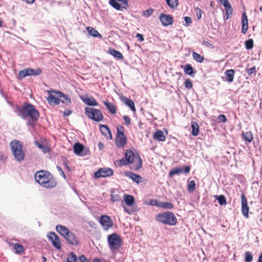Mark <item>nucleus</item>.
<instances>
[{
	"mask_svg": "<svg viewBox=\"0 0 262 262\" xmlns=\"http://www.w3.org/2000/svg\"><path fill=\"white\" fill-rule=\"evenodd\" d=\"M124 129L122 125H119L117 126V136H125L124 134Z\"/></svg>",
	"mask_w": 262,
	"mask_h": 262,
	"instance_id": "nucleus-44",
	"label": "nucleus"
},
{
	"mask_svg": "<svg viewBox=\"0 0 262 262\" xmlns=\"http://www.w3.org/2000/svg\"><path fill=\"white\" fill-rule=\"evenodd\" d=\"M86 29L88 31L89 34L93 37L99 38L102 37V35L99 34V32L94 28L91 27H88Z\"/></svg>",
	"mask_w": 262,
	"mask_h": 262,
	"instance_id": "nucleus-31",
	"label": "nucleus"
},
{
	"mask_svg": "<svg viewBox=\"0 0 262 262\" xmlns=\"http://www.w3.org/2000/svg\"><path fill=\"white\" fill-rule=\"evenodd\" d=\"M243 139L245 141L250 143L253 139V134L251 131H248L242 134Z\"/></svg>",
	"mask_w": 262,
	"mask_h": 262,
	"instance_id": "nucleus-30",
	"label": "nucleus"
},
{
	"mask_svg": "<svg viewBox=\"0 0 262 262\" xmlns=\"http://www.w3.org/2000/svg\"><path fill=\"white\" fill-rule=\"evenodd\" d=\"M72 111L71 110H66L63 112V116H69L72 114Z\"/></svg>",
	"mask_w": 262,
	"mask_h": 262,
	"instance_id": "nucleus-57",
	"label": "nucleus"
},
{
	"mask_svg": "<svg viewBox=\"0 0 262 262\" xmlns=\"http://www.w3.org/2000/svg\"><path fill=\"white\" fill-rule=\"evenodd\" d=\"M56 230L71 244L77 245L79 244L78 238L73 232L70 231L65 226L58 225Z\"/></svg>",
	"mask_w": 262,
	"mask_h": 262,
	"instance_id": "nucleus-5",
	"label": "nucleus"
},
{
	"mask_svg": "<svg viewBox=\"0 0 262 262\" xmlns=\"http://www.w3.org/2000/svg\"><path fill=\"white\" fill-rule=\"evenodd\" d=\"M124 175L128 178H130L134 182L139 183L142 181V177L132 171H125Z\"/></svg>",
	"mask_w": 262,
	"mask_h": 262,
	"instance_id": "nucleus-19",
	"label": "nucleus"
},
{
	"mask_svg": "<svg viewBox=\"0 0 262 262\" xmlns=\"http://www.w3.org/2000/svg\"><path fill=\"white\" fill-rule=\"evenodd\" d=\"M125 123L126 125H129L130 124V119L128 116H124L123 117Z\"/></svg>",
	"mask_w": 262,
	"mask_h": 262,
	"instance_id": "nucleus-54",
	"label": "nucleus"
},
{
	"mask_svg": "<svg viewBox=\"0 0 262 262\" xmlns=\"http://www.w3.org/2000/svg\"><path fill=\"white\" fill-rule=\"evenodd\" d=\"M185 22V26H188L190 25L192 23L191 18L190 17L188 16H185L184 18Z\"/></svg>",
	"mask_w": 262,
	"mask_h": 262,
	"instance_id": "nucleus-51",
	"label": "nucleus"
},
{
	"mask_svg": "<svg viewBox=\"0 0 262 262\" xmlns=\"http://www.w3.org/2000/svg\"><path fill=\"white\" fill-rule=\"evenodd\" d=\"M79 259L80 262H90V261L87 259L84 255H81L79 256Z\"/></svg>",
	"mask_w": 262,
	"mask_h": 262,
	"instance_id": "nucleus-53",
	"label": "nucleus"
},
{
	"mask_svg": "<svg viewBox=\"0 0 262 262\" xmlns=\"http://www.w3.org/2000/svg\"><path fill=\"white\" fill-rule=\"evenodd\" d=\"M195 187V182L193 180L190 181L188 184V191L192 192L194 190Z\"/></svg>",
	"mask_w": 262,
	"mask_h": 262,
	"instance_id": "nucleus-42",
	"label": "nucleus"
},
{
	"mask_svg": "<svg viewBox=\"0 0 262 262\" xmlns=\"http://www.w3.org/2000/svg\"><path fill=\"white\" fill-rule=\"evenodd\" d=\"M99 222L103 229L105 231L108 230L113 226V222L111 217L107 215H102Z\"/></svg>",
	"mask_w": 262,
	"mask_h": 262,
	"instance_id": "nucleus-11",
	"label": "nucleus"
},
{
	"mask_svg": "<svg viewBox=\"0 0 262 262\" xmlns=\"http://www.w3.org/2000/svg\"><path fill=\"white\" fill-rule=\"evenodd\" d=\"M13 247L16 253H21L25 250L23 246L19 244H15L13 245Z\"/></svg>",
	"mask_w": 262,
	"mask_h": 262,
	"instance_id": "nucleus-37",
	"label": "nucleus"
},
{
	"mask_svg": "<svg viewBox=\"0 0 262 262\" xmlns=\"http://www.w3.org/2000/svg\"><path fill=\"white\" fill-rule=\"evenodd\" d=\"M257 262H262V253L259 256Z\"/></svg>",
	"mask_w": 262,
	"mask_h": 262,
	"instance_id": "nucleus-64",
	"label": "nucleus"
},
{
	"mask_svg": "<svg viewBox=\"0 0 262 262\" xmlns=\"http://www.w3.org/2000/svg\"><path fill=\"white\" fill-rule=\"evenodd\" d=\"M82 100L86 105L90 106L98 105V102L93 96L88 97L86 96L85 97L82 98Z\"/></svg>",
	"mask_w": 262,
	"mask_h": 262,
	"instance_id": "nucleus-21",
	"label": "nucleus"
},
{
	"mask_svg": "<svg viewBox=\"0 0 262 262\" xmlns=\"http://www.w3.org/2000/svg\"><path fill=\"white\" fill-rule=\"evenodd\" d=\"M35 0H25L26 2L29 4H32L34 2Z\"/></svg>",
	"mask_w": 262,
	"mask_h": 262,
	"instance_id": "nucleus-63",
	"label": "nucleus"
},
{
	"mask_svg": "<svg viewBox=\"0 0 262 262\" xmlns=\"http://www.w3.org/2000/svg\"><path fill=\"white\" fill-rule=\"evenodd\" d=\"M63 165L64 168H66L68 170H71L67 162H64Z\"/></svg>",
	"mask_w": 262,
	"mask_h": 262,
	"instance_id": "nucleus-61",
	"label": "nucleus"
},
{
	"mask_svg": "<svg viewBox=\"0 0 262 262\" xmlns=\"http://www.w3.org/2000/svg\"><path fill=\"white\" fill-rule=\"evenodd\" d=\"M183 169V172H184L185 173H188L190 171V167L189 166H185L184 168Z\"/></svg>",
	"mask_w": 262,
	"mask_h": 262,
	"instance_id": "nucleus-56",
	"label": "nucleus"
},
{
	"mask_svg": "<svg viewBox=\"0 0 262 262\" xmlns=\"http://www.w3.org/2000/svg\"><path fill=\"white\" fill-rule=\"evenodd\" d=\"M36 145L38 147H39L40 149H43L44 148V146L40 143L38 142H36Z\"/></svg>",
	"mask_w": 262,
	"mask_h": 262,
	"instance_id": "nucleus-60",
	"label": "nucleus"
},
{
	"mask_svg": "<svg viewBox=\"0 0 262 262\" xmlns=\"http://www.w3.org/2000/svg\"><path fill=\"white\" fill-rule=\"evenodd\" d=\"M191 127L192 129L191 135L193 136H197L199 133V126L198 124L194 121H192L191 123Z\"/></svg>",
	"mask_w": 262,
	"mask_h": 262,
	"instance_id": "nucleus-28",
	"label": "nucleus"
},
{
	"mask_svg": "<svg viewBox=\"0 0 262 262\" xmlns=\"http://www.w3.org/2000/svg\"><path fill=\"white\" fill-rule=\"evenodd\" d=\"M192 57L194 60L198 61L199 63L203 62L204 59V58L203 56L195 52H192Z\"/></svg>",
	"mask_w": 262,
	"mask_h": 262,
	"instance_id": "nucleus-34",
	"label": "nucleus"
},
{
	"mask_svg": "<svg viewBox=\"0 0 262 262\" xmlns=\"http://www.w3.org/2000/svg\"><path fill=\"white\" fill-rule=\"evenodd\" d=\"M253 260V255L249 251H246L245 253V262H251Z\"/></svg>",
	"mask_w": 262,
	"mask_h": 262,
	"instance_id": "nucleus-40",
	"label": "nucleus"
},
{
	"mask_svg": "<svg viewBox=\"0 0 262 262\" xmlns=\"http://www.w3.org/2000/svg\"><path fill=\"white\" fill-rule=\"evenodd\" d=\"M184 71L185 74L192 77H193L196 73V71L193 69L191 64L188 63L185 66Z\"/></svg>",
	"mask_w": 262,
	"mask_h": 262,
	"instance_id": "nucleus-24",
	"label": "nucleus"
},
{
	"mask_svg": "<svg viewBox=\"0 0 262 262\" xmlns=\"http://www.w3.org/2000/svg\"><path fill=\"white\" fill-rule=\"evenodd\" d=\"M225 10L227 14L226 19H228L229 18L230 16H231L232 14L233 9L231 7V5H230L229 7L226 8Z\"/></svg>",
	"mask_w": 262,
	"mask_h": 262,
	"instance_id": "nucleus-46",
	"label": "nucleus"
},
{
	"mask_svg": "<svg viewBox=\"0 0 262 262\" xmlns=\"http://www.w3.org/2000/svg\"><path fill=\"white\" fill-rule=\"evenodd\" d=\"M120 200V196L118 194L112 193L111 194V200L113 202L119 201Z\"/></svg>",
	"mask_w": 262,
	"mask_h": 262,
	"instance_id": "nucleus-47",
	"label": "nucleus"
},
{
	"mask_svg": "<svg viewBox=\"0 0 262 262\" xmlns=\"http://www.w3.org/2000/svg\"><path fill=\"white\" fill-rule=\"evenodd\" d=\"M35 179L40 185L47 188H52L57 185V181L48 171L40 170L35 174Z\"/></svg>",
	"mask_w": 262,
	"mask_h": 262,
	"instance_id": "nucleus-2",
	"label": "nucleus"
},
{
	"mask_svg": "<svg viewBox=\"0 0 262 262\" xmlns=\"http://www.w3.org/2000/svg\"><path fill=\"white\" fill-rule=\"evenodd\" d=\"M121 99L126 105H127L129 107V108H130V110L132 111H133V112L136 111V108L135 107V104L132 100L126 97H122L121 98Z\"/></svg>",
	"mask_w": 262,
	"mask_h": 262,
	"instance_id": "nucleus-27",
	"label": "nucleus"
},
{
	"mask_svg": "<svg viewBox=\"0 0 262 262\" xmlns=\"http://www.w3.org/2000/svg\"><path fill=\"white\" fill-rule=\"evenodd\" d=\"M10 146L15 159L19 162L23 161L25 157V152L23 150V143L19 141L14 140L10 142Z\"/></svg>",
	"mask_w": 262,
	"mask_h": 262,
	"instance_id": "nucleus-6",
	"label": "nucleus"
},
{
	"mask_svg": "<svg viewBox=\"0 0 262 262\" xmlns=\"http://www.w3.org/2000/svg\"><path fill=\"white\" fill-rule=\"evenodd\" d=\"M167 5L170 8H174L178 5V0H166Z\"/></svg>",
	"mask_w": 262,
	"mask_h": 262,
	"instance_id": "nucleus-41",
	"label": "nucleus"
},
{
	"mask_svg": "<svg viewBox=\"0 0 262 262\" xmlns=\"http://www.w3.org/2000/svg\"><path fill=\"white\" fill-rule=\"evenodd\" d=\"M218 119L219 120V122H223L225 123L227 121L226 116L225 115L221 114L218 116Z\"/></svg>",
	"mask_w": 262,
	"mask_h": 262,
	"instance_id": "nucleus-49",
	"label": "nucleus"
},
{
	"mask_svg": "<svg viewBox=\"0 0 262 262\" xmlns=\"http://www.w3.org/2000/svg\"><path fill=\"white\" fill-rule=\"evenodd\" d=\"M142 160L139 156H136L131 150H126L124 158L117 160L115 164L121 167L124 165L130 164V168L133 170H138L142 166Z\"/></svg>",
	"mask_w": 262,
	"mask_h": 262,
	"instance_id": "nucleus-1",
	"label": "nucleus"
},
{
	"mask_svg": "<svg viewBox=\"0 0 262 262\" xmlns=\"http://www.w3.org/2000/svg\"><path fill=\"white\" fill-rule=\"evenodd\" d=\"M57 168L59 170V171L60 172V174L64 178L66 179V175L63 172V171L62 170V169L59 166H57Z\"/></svg>",
	"mask_w": 262,
	"mask_h": 262,
	"instance_id": "nucleus-58",
	"label": "nucleus"
},
{
	"mask_svg": "<svg viewBox=\"0 0 262 262\" xmlns=\"http://www.w3.org/2000/svg\"><path fill=\"white\" fill-rule=\"evenodd\" d=\"M203 45H205L207 47H210L212 46V44L209 42V41H206V40H204L203 42Z\"/></svg>",
	"mask_w": 262,
	"mask_h": 262,
	"instance_id": "nucleus-59",
	"label": "nucleus"
},
{
	"mask_svg": "<svg viewBox=\"0 0 262 262\" xmlns=\"http://www.w3.org/2000/svg\"><path fill=\"white\" fill-rule=\"evenodd\" d=\"M235 74V71L233 69L227 70L225 72V77L226 80L229 82L231 83L233 82L234 80V77Z\"/></svg>",
	"mask_w": 262,
	"mask_h": 262,
	"instance_id": "nucleus-23",
	"label": "nucleus"
},
{
	"mask_svg": "<svg viewBox=\"0 0 262 262\" xmlns=\"http://www.w3.org/2000/svg\"><path fill=\"white\" fill-rule=\"evenodd\" d=\"M85 115L90 119L96 122H100L103 119L102 112L98 109L86 107L84 110Z\"/></svg>",
	"mask_w": 262,
	"mask_h": 262,
	"instance_id": "nucleus-9",
	"label": "nucleus"
},
{
	"mask_svg": "<svg viewBox=\"0 0 262 262\" xmlns=\"http://www.w3.org/2000/svg\"><path fill=\"white\" fill-rule=\"evenodd\" d=\"M153 137L155 139L159 141H164L165 140V137L164 135V133L161 130H157L153 136Z\"/></svg>",
	"mask_w": 262,
	"mask_h": 262,
	"instance_id": "nucleus-29",
	"label": "nucleus"
},
{
	"mask_svg": "<svg viewBox=\"0 0 262 262\" xmlns=\"http://www.w3.org/2000/svg\"><path fill=\"white\" fill-rule=\"evenodd\" d=\"M159 19L162 25L165 27L172 25L173 22V17L165 14H161L159 16Z\"/></svg>",
	"mask_w": 262,
	"mask_h": 262,
	"instance_id": "nucleus-14",
	"label": "nucleus"
},
{
	"mask_svg": "<svg viewBox=\"0 0 262 262\" xmlns=\"http://www.w3.org/2000/svg\"><path fill=\"white\" fill-rule=\"evenodd\" d=\"M195 10L197 19L199 20L201 18L202 11L201 9L198 8H196Z\"/></svg>",
	"mask_w": 262,
	"mask_h": 262,
	"instance_id": "nucleus-50",
	"label": "nucleus"
},
{
	"mask_svg": "<svg viewBox=\"0 0 262 262\" xmlns=\"http://www.w3.org/2000/svg\"><path fill=\"white\" fill-rule=\"evenodd\" d=\"M42 72L40 69H32L31 68H27L20 71L18 73V78L23 79L27 76H37L40 75Z\"/></svg>",
	"mask_w": 262,
	"mask_h": 262,
	"instance_id": "nucleus-10",
	"label": "nucleus"
},
{
	"mask_svg": "<svg viewBox=\"0 0 262 262\" xmlns=\"http://www.w3.org/2000/svg\"><path fill=\"white\" fill-rule=\"evenodd\" d=\"M241 201L242 213L245 217L248 218L249 208L248 206L247 198L244 194L241 196Z\"/></svg>",
	"mask_w": 262,
	"mask_h": 262,
	"instance_id": "nucleus-16",
	"label": "nucleus"
},
{
	"mask_svg": "<svg viewBox=\"0 0 262 262\" xmlns=\"http://www.w3.org/2000/svg\"><path fill=\"white\" fill-rule=\"evenodd\" d=\"M123 200L125 204L128 206H132L135 203L134 197L132 195L124 194L123 195Z\"/></svg>",
	"mask_w": 262,
	"mask_h": 262,
	"instance_id": "nucleus-25",
	"label": "nucleus"
},
{
	"mask_svg": "<svg viewBox=\"0 0 262 262\" xmlns=\"http://www.w3.org/2000/svg\"><path fill=\"white\" fill-rule=\"evenodd\" d=\"M99 129L101 134L106 139L111 140L112 139L111 131L107 125L100 124L99 125Z\"/></svg>",
	"mask_w": 262,
	"mask_h": 262,
	"instance_id": "nucleus-17",
	"label": "nucleus"
},
{
	"mask_svg": "<svg viewBox=\"0 0 262 262\" xmlns=\"http://www.w3.org/2000/svg\"><path fill=\"white\" fill-rule=\"evenodd\" d=\"M107 243L111 252L116 253L119 251L122 244V241L118 234L113 233L108 235Z\"/></svg>",
	"mask_w": 262,
	"mask_h": 262,
	"instance_id": "nucleus-7",
	"label": "nucleus"
},
{
	"mask_svg": "<svg viewBox=\"0 0 262 262\" xmlns=\"http://www.w3.org/2000/svg\"><path fill=\"white\" fill-rule=\"evenodd\" d=\"M156 219L158 222L169 226H174L177 223V219L175 215L170 211L158 213L156 215Z\"/></svg>",
	"mask_w": 262,
	"mask_h": 262,
	"instance_id": "nucleus-4",
	"label": "nucleus"
},
{
	"mask_svg": "<svg viewBox=\"0 0 262 262\" xmlns=\"http://www.w3.org/2000/svg\"><path fill=\"white\" fill-rule=\"evenodd\" d=\"M18 113L19 116L24 119L28 118L32 122L37 120L39 117V113L34 106L27 103H25L18 110Z\"/></svg>",
	"mask_w": 262,
	"mask_h": 262,
	"instance_id": "nucleus-3",
	"label": "nucleus"
},
{
	"mask_svg": "<svg viewBox=\"0 0 262 262\" xmlns=\"http://www.w3.org/2000/svg\"><path fill=\"white\" fill-rule=\"evenodd\" d=\"M248 29V17L245 12H244L242 16V32L246 34Z\"/></svg>",
	"mask_w": 262,
	"mask_h": 262,
	"instance_id": "nucleus-20",
	"label": "nucleus"
},
{
	"mask_svg": "<svg viewBox=\"0 0 262 262\" xmlns=\"http://www.w3.org/2000/svg\"><path fill=\"white\" fill-rule=\"evenodd\" d=\"M136 37L137 38L138 40H139L140 41H142L144 40L143 36L141 34L137 33Z\"/></svg>",
	"mask_w": 262,
	"mask_h": 262,
	"instance_id": "nucleus-55",
	"label": "nucleus"
},
{
	"mask_svg": "<svg viewBox=\"0 0 262 262\" xmlns=\"http://www.w3.org/2000/svg\"><path fill=\"white\" fill-rule=\"evenodd\" d=\"M214 198L218 201L220 205H224L226 204V199L224 195H214Z\"/></svg>",
	"mask_w": 262,
	"mask_h": 262,
	"instance_id": "nucleus-33",
	"label": "nucleus"
},
{
	"mask_svg": "<svg viewBox=\"0 0 262 262\" xmlns=\"http://www.w3.org/2000/svg\"><path fill=\"white\" fill-rule=\"evenodd\" d=\"M49 96L47 97L48 103L52 106L58 105L60 104L62 97H64V94L60 92L55 90H47Z\"/></svg>",
	"mask_w": 262,
	"mask_h": 262,
	"instance_id": "nucleus-8",
	"label": "nucleus"
},
{
	"mask_svg": "<svg viewBox=\"0 0 262 262\" xmlns=\"http://www.w3.org/2000/svg\"><path fill=\"white\" fill-rule=\"evenodd\" d=\"M183 172V168L181 167H176L175 168H173L172 169L170 172H169V176H172L175 174H180V173H182Z\"/></svg>",
	"mask_w": 262,
	"mask_h": 262,
	"instance_id": "nucleus-36",
	"label": "nucleus"
},
{
	"mask_svg": "<svg viewBox=\"0 0 262 262\" xmlns=\"http://www.w3.org/2000/svg\"><path fill=\"white\" fill-rule=\"evenodd\" d=\"M256 72V68L253 67L247 70V73L248 75H251V74Z\"/></svg>",
	"mask_w": 262,
	"mask_h": 262,
	"instance_id": "nucleus-52",
	"label": "nucleus"
},
{
	"mask_svg": "<svg viewBox=\"0 0 262 262\" xmlns=\"http://www.w3.org/2000/svg\"><path fill=\"white\" fill-rule=\"evenodd\" d=\"M67 262H78L77 255L75 253L71 252L68 255Z\"/></svg>",
	"mask_w": 262,
	"mask_h": 262,
	"instance_id": "nucleus-32",
	"label": "nucleus"
},
{
	"mask_svg": "<svg viewBox=\"0 0 262 262\" xmlns=\"http://www.w3.org/2000/svg\"><path fill=\"white\" fill-rule=\"evenodd\" d=\"M61 98H63V100H61L60 101L66 104H69L71 103V100L67 95H64V97H62Z\"/></svg>",
	"mask_w": 262,
	"mask_h": 262,
	"instance_id": "nucleus-48",
	"label": "nucleus"
},
{
	"mask_svg": "<svg viewBox=\"0 0 262 262\" xmlns=\"http://www.w3.org/2000/svg\"><path fill=\"white\" fill-rule=\"evenodd\" d=\"M184 85L185 87L188 89H190L193 86V84L191 82V80L189 78L186 79L184 82Z\"/></svg>",
	"mask_w": 262,
	"mask_h": 262,
	"instance_id": "nucleus-45",
	"label": "nucleus"
},
{
	"mask_svg": "<svg viewBox=\"0 0 262 262\" xmlns=\"http://www.w3.org/2000/svg\"><path fill=\"white\" fill-rule=\"evenodd\" d=\"M103 103L111 114H115L116 113L117 107L114 103L110 102L108 100L104 101Z\"/></svg>",
	"mask_w": 262,
	"mask_h": 262,
	"instance_id": "nucleus-22",
	"label": "nucleus"
},
{
	"mask_svg": "<svg viewBox=\"0 0 262 262\" xmlns=\"http://www.w3.org/2000/svg\"><path fill=\"white\" fill-rule=\"evenodd\" d=\"M160 207L165 209H172L173 208L174 205L172 203L170 202H161Z\"/></svg>",
	"mask_w": 262,
	"mask_h": 262,
	"instance_id": "nucleus-35",
	"label": "nucleus"
},
{
	"mask_svg": "<svg viewBox=\"0 0 262 262\" xmlns=\"http://www.w3.org/2000/svg\"><path fill=\"white\" fill-rule=\"evenodd\" d=\"M231 5L230 2L229 1L227 2L226 3H225L223 6H224L225 8L229 7Z\"/></svg>",
	"mask_w": 262,
	"mask_h": 262,
	"instance_id": "nucleus-62",
	"label": "nucleus"
},
{
	"mask_svg": "<svg viewBox=\"0 0 262 262\" xmlns=\"http://www.w3.org/2000/svg\"><path fill=\"white\" fill-rule=\"evenodd\" d=\"M149 204L151 206L160 207L161 204V202L159 201L158 200H150L149 203H148V205Z\"/></svg>",
	"mask_w": 262,
	"mask_h": 262,
	"instance_id": "nucleus-43",
	"label": "nucleus"
},
{
	"mask_svg": "<svg viewBox=\"0 0 262 262\" xmlns=\"http://www.w3.org/2000/svg\"><path fill=\"white\" fill-rule=\"evenodd\" d=\"M245 48L247 50H251L253 48L254 43L252 39H249L245 42Z\"/></svg>",
	"mask_w": 262,
	"mask_h": 262,
	"instance_id": "nucleus-38",
	"label": "nucleus"
},
{
	"mask_svg": "<svg viewBox=\"0 0 262 262\" xmlns=\"http://www.w3.org/2000/svg\"><path fill=\"white\" fill-rule=\"evenodd\" d=\"M48 236L49 239L52 243L53 245L58 250L61 248V244L59 236L54 232H50Z\"/></svg>",
	"mask_w": 262,
	"mask_h": 262,
	"instance_id": "nucleus-12",
	"label": "nucleus"
},
{
	"mask_svg": "<svg viewBox=\"0 0 262 262\" xmlns=\"http://www.w3.org/2000/svg\"><path fill=\"white\" fill-rule=\"evenodd\" d=\"M108 52L110 54L113 56L115 58H116L117 59H123V56L122 54L120 52L116 50V49H115L114 48H110L108 50Z\"/></svg>",
	"mask_w": 262,
	"mask_h": 262,
	"instance_id": "nucleus-26",
	"label": "nucleus"
},
{
	"mask_svg": "<svg viewBox=\"0 0 262 262\" xmlns=\"http://www.w3.org/2000/svg\"><path fill=\"white\" fill-rule=\"evenodd\" d=\"M127 143V138L125 136H116L115 144L118 148H123Z\"/></svg>",
	"mask_w": 262,
	"mask_h": 262,
	"instance_id": "nucleus-18",
	"label": "nucleus"
},
{
	"mask_svg": "<svg viewBox=\"0 0 262 262\" xmlns=\"http://www.w3.org/2000/svg\"><path fill=\"white\" fill-rule=\"evenodd\" d=\"M110 4L117 10L121 9V5L116 0H110Z\"/></svg>",
	"mask_w": 262,
	"mask_h": 262,
	"instance_id": "nucleus-39",
	"label": "nucleus"
},
{
	"mask_svg": "<svg viewBox=\"0 0 262 262\" xmlns=\"http://www.w3.org/2000/svg\"><path fill=\"white\" fill-rule=\"evenodd\" d=\"M74 151L75 154L80 156H85L89 154V150L84 151V146L80 143L75 144L74 145Z\"/></svg>",
	"mask_w": 262,
	"mask_h": 262,
	"instance_id": "nucleus-15",
	"label": "nucleus"
},
{
	"mask_svg": "<svg viewBox=\"0 0 262 262\" xmlns=\"http://www.w3.org/2000/svg\"><path fill=\"white\" fill-rule=\"evenodd\" d=\"M114 171L110 168H100L95 173L96 178L110 177L113 175Z\"/></svg>",
	"mask_w": 262,
	"mask_h": 262,
	"instance_id": "nucleus-13",
	"label": "nucleus"
}]
</instances>
